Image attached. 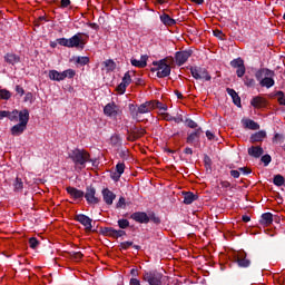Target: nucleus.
I'll use <instances>...</instances> for the list:
<instances>
[{"label": "nucleus", "instance_id": "46", "mask_svg": "<svg viewBox=\"0 0 285 285\" xmlns=\"http://www.w3.org/2000/svg\"><path fill=\"white\" fill-rule=\"evenodd\" d=\"M12 97V94L8 91L7 89H0V99L8 100Z\"/></svg>", "mask_w": 285, "mask_h": 285}, {"label": "nucleus", "instance_id": "5", "mask_svg": "<svg viewBox=\"0 0 285 285\" xmlns=\"http://www.w3.org/2000/svg\"><path fill=\"white\" fill-rule=\"evenodd\" d=\"M189 70H190L191 77L196 80L210 81V79H213V77L208 72V69H206V67L191 66Z\"/></svg>", "mask_w": 285, "mask_h": 285}, {"label": "nucleus", "instance_id": "24", "mask_svg": "<svg viewBox=\"0 0 285 285\" xmlns=\"http://www.w3.org/2000/svg\"><path fill=\"white\" fill-rule=\"evenodd\" d=\"M148 56H141L140 60H137L135 58H131L130 63L131 66H135V68H146L148 66Z\"/></svg>", "mask_w": 285, "mask_h": 285}, {"label": "nucleus", "instance_id": "31", "mask_svg": "<svg viewBox=\"0 0 285 285\" xmlns=\"http://www.w3.org/2000/svg\"><path fill=\"white\" fill-rule=\"evenodd\" d=\"M160 21L164 26H175V23H177V20L170 18L168 13H163L160 16Z\"/></svg>", "mask_w": 285, "mask_h": 285}, {"label": "nucleus", "instance_id": "16", "mask_svg": "<svg viewBox=\"0 0 285 285\" xmlns=\"http://www.w3.org/2000/svg\"><path fill=\"white\" fill-rule=\"evenodd\" d=\"M255 77L259 81V83H262V81H264L265 77H275V71H273L268 68H262L255 72Z\"/></svg>", "mask_w": 285, "mask_h": 285}, {"label": "nucleus", "instance_id": "40", "mask_svg": "<svg viewBox=\"0 0 285 285\" xmlns=\"http://www.w3.org/2000/svg\"><path fill=\"white\" fill-rule=\"evenodd\" d=\"M76 63H79V66H88V63H90V58L86 56L77 57Z\"/></svg>", "mask_w": 285, "mask_h": 285}, {"label": "nucleus", "instance_id": "30", "mask_svg": "<svg viewBox=\"0 0 285 285\" xmlns=\"http://www.w3.org/2000/svg\"><path fill=\"white\" fill-rule=\"evenodd\" d=\"M266 101L264 100V98L256 96L250 100V106H253V108H264Z\"/></svg>", "mask_w": 285, "mask_h": 285}, {"label": "nucleus", "instance_id": "54", "mask_svg": "<svg viewBox=\"0 0 285 285\" xmlns=\"http://www.w3.org/2000/svg\"><path fill=\"white\" fill-rule=\"evenodd\" d=\"M185 124H186V126L188 127V128H197V124L195 122V120H193V119H190V118H187L186 120H185Z\"/></svg>", "mask_w": 285, "mask_h": 285}, {"label": "nucleus", "instance_id": "50", "mask_svg": "<svg viewBox=\"0 0 285 285\" xmlns=\"http://www.w3.org/2000/svg\"><path fill=\"white\" fill-rule=\"evenodd\" d=\"M125 170H126V164L118 163L116 165V173H118V175H121Z\"/></svg>", "mask_w": 285, "mask_h": 285}, {"label": "nucleus", "instance_id": "4", "mask_svg": "<svg viewBox=\"0 0 285 285\" xmlns=\"http://www.w3.org/2000/svg\"><path fill=\"white\" fill-rule=\"evenodd\" d=\"M153 66L157 68H151V72H157L156 76L158 79H165V77H170L171 67L168 65V58H164L159 61H154Z\"/></svg>", "mask_w": 285, "mask_h": 285}, {"label": "nucleus", "instance_id": "11", "mask_svg": "<svg viewBox=\"0 0 285 285\" xmlns=\"http://www.w3.org/2000/svg\"><path fill=\"white\" fill-rule=\"evenodd\" d=\"M229 66H232V68H236V75L239 79L246 75V66L244 65V59L240 57L233 59L229 62Z\"/></svg>", "mask_w": 285, "mask_h": 285}, {"label": "nucleus", "instance_id": "47", "mask_svg": "<svg viewBox=\"0 0 285 285\" xmlns=\"http://www.w3.org/2000/svg\"><path fill=\"white\" fill-rule=\"evenodd\" d=\"M154 104V109L158 108L159 110H168V107L161 102H159L158 100H151Z\"/></svg>", "mask_w": 285, "mask_h": 285}, {"label": "nucleus", "instance_id": "43", "mask_svg": "<svg viewBox=\"0 0 285 285\" xmlns=\"http://www.w3.org/2000/svg\"><path fill=\"white\" fill-rule=\"evenodd\" d=\"M275 97H277V101H278L279 106H285L284 91H276Z\"/></svg>", "mask_w": 285, "mask_h": 285}, {"label": "nucleus", "instance_id": "37", "mask_svg": "<svg viewBox=\"0 0 285 285\" xmlns=\"http://www.w3.org/2000/svg\"><path fill=\"white\" fill-rule=\"evenodd\" d=\"M69 257L73 262H81V259L83 258V254L81 252H69Z\"/></svg>", "mask_w": 285, "mask_h": 285}, {"label": "nucleus", "instance_id": "55", "mask_svg": "<svg viewBox=\"0 0 285 285\" xmlns=\"http://www.w3.org/2000/svg\"><path fill=\"white\" fill-rule=\"evenodd\" d=\"M214 37H217L218 39H220L222 41H224V37H226V35H224V32L222 30H214Z\"/></svg>", "mask_w": 285, "mask_h": 285}, {"label": "nucleus", "instance_id": "36", "mask_svg": "<svg viewBox=\"0 0 285 285\" xmlns=\"http://www.w3.org/2000/svg\"><path fill=\"white\" fill-rule=\"evenodd\" d=\"M105 68H107L108 71L112 72L114 70L117 69V63L114 62L112 59H108L106 61L102 62Z\"/></svg>", "mask_w": 285, "mask_h": 285}, {"label": "nucleus", "instance_id": "18", "mask_svg": "<svg viewBox=\"0 0 285 285\" xmlns=\"http://www.w3.org/2000/svg\"><path fill=\"white\" fill-rule=\"evenodd\" d=\"M247 154L254 159H259L264 155V148L262 146H252L247 149Z\"/></svg>", "mask_w": 285, "mask_h": 285}, {"label": "nucleus", "instance_id": "41", "mask_svg": "<svg viewBox=\"0 0 285 285\" xmlns=\"http://www.w3.org/2000/svg\"><path fill=\"white\" fill-rule=\"evenodd\" d=\"M273 184L274 186H284V176L279 174L275 175L273 179Z\"/></svg>", "mask_w": 285, "mask_h": 285}, {"label": "nucleus", "instance_id": "28", "mask_svg": "<svg viewBox=\"0 0 285 285\" xmlns=\"http://www.w3.org/2000/svg\"><path fill=\"white\" fill-rule=\"evenodd\" d=\"M266 139V131L261 130L250 136L252 144H257V141H264Z\"/></svg>", "mask_w": 285, "mask_h": 285}, {"label": "nucleus", "instance_id": "62", "mask_svg": "<svg viewBox=\"0 0 285 285\" xmlns=\"http://www.w3.org/2000/svg\"><path fill=\"white\" fill-rule=\"evenodd\" d=\"M119 156L121 157V159H128V149L120 150Z\"/></svg>", "mask_w": 285, "mask_h": 285}, {"label": "nucleus", "instance_id": "7", "mask_svg": "<svg viewBox=\"0 0 285 285\" xmlns=\"http://www.w3.org/2000/svg\"><path fill=\"white\" fill-rule=\"evenodd\" d=\"M144 282H147L149 285H161V281L164 279V274L158 271H149L145 272L142 275Z\"/></svg>", "mask_w": 285, "mask_h": 285}, {"label": "nucleus", "instance_id": "2", "mask_svg": "<svg viewBox=\"0 0 285 285\" xmlns=\"http://www.w3.org/2000/svg\"><path fill=\"white\" fill-rule=\"evenodd\" d=\"M30 121V111L28 109L20 110L19 124L11 127L10 132L12 137H21L28 129V122Z\"/></svg>", "mask_w": 285, "mask_h": 285}, {"label": "nucleus", "instance_id": "25", "mask_svg": "<svg viewBox=\"0 0 285 285\" xmlns=\"http://www.w3.org/2000/svg\"><path fill=\"white\" fill-rule=\"evenodd\" d=\"M4 61L10 66H16V63H20L21 57H19L17 53H7L4 56Z\"/></svg>", "mask_w": 285, "mask_h": 285}, {"label": "nucleus", "instance_id": "56", "mask_svg": "<svg viewBox=\"0 0 285 285\" xmlns=\"http://www.w3.org/2000/svg\"><path fill=\"white\" fill-rule=\"evenodd\" d=\"M116 208H126V198L120 197L116 205Z\"/></svg>", "mask_w": 285, "mask_h": 285}, {"label": "nucleus", "instance_id": "27", "mask_svg": "<svg viewBox=\"0 0 285 285\" xmlns=\"http://www.w3.org/2000/svg\"><path fill=\"white\" fill-rule=\"evenodd\" d=\"M275 76H265L263 80H261L259 86L262 88H273L275 86V79H273Z\"/></svg>", "mask_w": 285, "mask_h": 285}, {"label": "nucleus", "instance_id": "52", "mask_svg": "<svg viewBox=\"0 0 285 285\" xmlns=\"http://www.w3.org/2000/svg\"><path fill=\"white\" fill-rule=\"evenodd\" d=\"M204 164H205V168H210V166H213V159H210V156L208 155L204 156Z\"/></svg>", "mask_w": 285, "mask_h": 285}, {"label": "nucleus", "instance_id": "10", "mask_svg": "<svg viewBox=\"0 0 285 285\" xmlns=\"http://www.w3.org/2000/svg\"><path fill=\"white\" fill-rule=\"evenodd\" d=\"M234 264H237L238 268H250V259H248V254L246 252H240L234 256Z\"/></svg>", "mask_w": 285, "mask_h": 285}, {"label": "nucleus", "instance_id": "21", "mask_svg": "<svg viewBox=\"0 0 285 285\" xmlns=\"http://www.w3.org/2000/svg\"><path fill=\"white\" fill-rule=\"evenodd\" d=\"M183 204L190 205L193 202H197L199 199V195L193 193V191H185L183 193Z\"/></svg>", "mask_w": 285, "mask_h": 285}, {"label": "nucleus", "instance_id": "38", "mask_svg": "<svg viewBox=\"0 0 285 285\" xmlns=\"http://www.w3.org/2000/svg\"><path fill=\"white\" fill-rule=\"evenodd\" d=\"M129 112L132 117V119H137V117H139V111H138V107L135 104H129Z\"/></svg>", "mask_w": 285, "mask_h": 285}, {"label": "nucleus", "instance_id": "48", "mask_svg": "<svg viewBox=\"0 0 285 285\" xmlns=\"http://www.w3.org/2000/svg\"><path fill=\"white\" fill-rule=\"evenodd\" d=\"M126 88H128V85H126L125 82H120L116 90L117 92H119V95H124L126 92Z\"/></svg>", "mask_w": 285, "mask_h": 285}, {"label": "nucleus", "instance_id": "3", "mask_svg": "<svg viewBox=\"0 0 285 285\" xmlns=\"http://www.w3.org/2000/svg\"><path fill=\"white\" fill-rule=\"evenodd\" d=\"M81 35L83 33L78 32L69 39L58 38L57 43H59V46H63L65 48H80L81 50H83V48L86 47V42H83Z\"/></svg>", "mask_w": 285, "mask_h": 285}, {"label": "nucleus", "instance_id": "39", "mask_svg": "<svg viewBox=\"0 0 285 285\" xmlns=\"http://www.w3.org/2000/svg\"><path fill=\"white\" fill-rule=\"evenodd\" d=\"M130 72L131 75H135V71H127L124 77H122V83H125L126 86H130V83H132V78L130 76Z\"/></svg>", "mask_w": 285, "mask_h": 285}, {"label": "nucleus", "instance_id": "45", "mask_svg": "<svg viewBox=\"0 0 285 285\" xmlns=\"http://www.w3.org/2000/svg\"><path fill=\"white\" fill-rule=\"evenodd\" d=\"M261 161L264 164V166H269L271 161H273V157L271 155L266 154L261 157Z\"/></svg>", "mask_w": 285, "mask_h": 285}, {"label": "nucleus", "instance_id": "14", "mask_svg": "<svg viewBox=\"0 0 285 285\" xmlns=\"http://www.w3.org/2000/svg\"><path fill=\"white\" fill-rule=\"evenodd\" d=\"M75 220L85 226L86 230H92V219L87 215L78 214L75 216Z\"/></svg>", "mask_w": 285, "mask_h": 285}, {"label": "nucleus", "instance_id": "59", "mask_svg": "<svg viewBox=\"0 0 285 285\" xmlns=\"http://www.w3.org/2000/svg\"><path fill=\"white\" fill-rule=\"evenodd\" d=\"M273 141L283 142V141H284V135H282V134H275L274 137H273Z\"/></svg>", "mask_w": 285, "mask_h": 285}, {"label": "nucleus", "instance_id": "51", "mask_svg": "<svg viewBox=\"0 0 285 285\" xmlns=\"http://www.w3.org/2000/svg\"><path fill=\"white\" fill-rule=\"evenodd\" d=\"M29 246H30V248H32L35 250V248H37V246H39V240L36 237H31L29 239Z\"/></svg>", "mask_w": 285, "mask_h": 285}, {"label": "nucleus", "instance_id": "15", "mask_svg": "<svg viewBox=\"0 0 285 285\" xmlns=\"http://www.w3.org/2000/svg\"><path fill=\"white\" fill-rule=\"evenodd\" d=\"M104 112L106 117H117L119 115V107L115 102H109L105 106Z\"/></svg>", "mask_w": 285, "mask_h": 285}, {"label": "nucleus", "instance_id": "58", "mask_svg": "<svg viewBox=\"0 0 285 285\" xmlns=\"http://www.w3.org/2000/svg\"><path fill=\"white\" fill-rule=\"evenodd\" d=\"M16 92L17 95H20V97H23V95H26V90H23V87H21L20 85L16 86Z\"/></svg>", "mask_w": 285, "mask_h": 285}, {"label": "nucleus", "instance_id": "34", "mask_svg": "<svg viewBox=\"0 0 285 285\" xmlns=\"http://www.w3.org/2000/svg\"><path fill=\"white\" fill-rule=\"evenodd\" d=\"M21 111L14 109L12 111H9L8 119L10 121H21Z\"/></svg>", "mask_w": 285, "mask_h": 285}, {"label": "nucleus", "instance_id": "22", "mask_svg": "<svg viewBox=\"0 0 285 285\" xmlns=\"http://www.w3.org/2000/svg\"><path fill=\"white\" fill-rule=\"evenodd\" d=\"M226 92L227 95H229V97H232L233 104L237 106V108H242V98L239 97L237 91H235V89L227 88Z\"/></svg>", "mask_w": 285, "mask_h": 285}, {"label": "nucleus", "instance_id": "9", "mask_svg": "<svg viewBox=\"0 0 285 285\" xmlns=\"http://www.w3.org/2000/svg\"><path fill=\"white\" fill-rule=\"evenodd\" d=\"M146 135V129L142 127L132 126L127 129V141H137V139H141Z\"/></svg>", "mask_w": 285, "mask_h": 285}, {"label": "nucleus", "instance_id": "13", "mask_svg": "<svg viewBox=\"0 0 285 285\" xmlns=\"http://www.w3.org/2000/svg\"><path fill=\"white\" fill-rule=\"evenodd\" d=\"M130 219L137 222V224H149L150 217L146 212H136L130 215Z\"/></svg>", "mask_w": 285, "mask_h": 285}, {"label": "nucleus", "instance_id": "32", "mask_svg": "<svg viewBox=\"0 0 285 285\" xmlns=\"http://www.w3.org/2000/svg\"><path fill=\"white\" fill-rule=\"evenodd\" d=\"M13 193H22L23 191V179L17 177L14 180H13Z\"/></svg>", "mask_w": 285, "mask_h": 285}, {"label": "nucleus", "instance_id": "6", "mask_svg": "<svg viewBox=\"0 0 285 285\" xmlns=\"http://www.w3.org/2000/svg\"><path fill=\"white\" fill-rule=\"evenodd\" d=\"M75 75H77V72L73 69H67L62 72L53 69L49 71V79H51V81H63V79H73Z\"/></svg>", "mask_w": 285, "mask_h": 285}, {"label": "nucleus", "instance_id": "42", "mask_svg": "<svg viewBox=\"0 0 285 285\" xmlns=\"http://www.w3.org/2000/svg\"><path fill=\"white\" fill-rule=\"evenodd\" d=\"M118 226L122 230H126V228H128L130 226V222L126 218L118 219Z\"/></svg>", "mask_w": 285, "mask_h": 285}, {"label": "nucleus", "instance_id": "29", "mask_svg": "<svg viewBox=\"0 0 285 285\" xmlns=\"http://www.w3.org/2000/svg\"><path fill=\"white\" fill-rule=\"evenodd\" d=\"M259 222L263 226H271V224H273V214L272 213L262 214Z\"/></svg>", "mask_w": 285, "mask_h": 285}, {"label": "nucleus", "instance_id": "63", "mask_svg": "<svg viewBox=\"0 0 285 285\" xmlns=\"http://www.w3.org/2000/svg\"><path fill=\"white\" fill-rule=\"evenodd\" d=\"M70 3H71L70 0H61L60 8H68V6H70Z\"/></svg>", "mask_w": 285, "mask_h": 285}, {"label": "nucleus", "instance_id": "64", "mask_svg": "<svg viewBox=\"0 0 285 285\" xmlns=\"http://www.w3.org/2000/svg\"><path fill=\"white\" fill-rule=\"evenodd\" d=\"M129 285H141V282L139 279H137V278H131L129 281Z\"/></svg>", "mask_w": 285, "mask_h": 285}, {"label": "nucleus", "instance_id": "49", "mask_svg": "<svg viewBox=\"0 0 285 285\" xmlns=\"http://www.w3.org/2000/svg\"><path fill=\"white\" fill-rule=\"evenodd\" d=\"M148 217L149 222H153L154 224H161V219L155 213L149 214Z\"/></svg>", "mask_w": 285, "mask_h": 285}, {"label": "nucleus", "instance_id": "1", "mask_svg": "<svg viewBox=\"0 0 285 285\" xmlns=\"http://www.w3.org/2000/svg\"><path fill=\"white\" fill-rule=\"evenodd\" d=\"M69 159L73 161L75 166H79L80 169L86 168V164H92L95 160L90 158V154L86 149L76 148L69 153Z\"/></svg>", "mask_w": 285, "mask_h": 285}, {"label": "nucleus", "instance_id": "26", "mask_svg": "<svg viewBox=\"0 0 285 285\" xmlns=\"http://www.w3.org/2000/svg\"><path fill=\"white\" fill-rule=\"evenodd\" d=\"M242 124L247 130H259V124L252 119H243Z\"/></svg>", "mask_w": 285, "mask_h": 285}, {"label": "nucleus", "instance_id": "8", "mask_svg": "<svg viewBox=\"0 0 285 285\" xmlns=\"http://www.w3.org/2000/svg\"><path fill=\"white\" fill-rule=\"evenodd\" d=\"M83 197H85L87 204H89L90 206H97V204H99V202H101V199H99V197H97V189L92 185H89L86 187V193H85Z\"/></svg>", "mask_w": 285, "mask_h": 285}, {"label": "nucleus", "instance_id": "20", "mask_svg": "<svg viewBox=\"0 0 285 285\" xmlns=\"http://www.w3.org/2000/svg\"><path fill=\"white\" fill-rule=\"evenodd\" d=\"M150 110H155V105L153 104V100L141 104L138 107V115H146L150 112Z\"/></svg>", "mask_w": 285, "mask_h": 285}, {"label": "nucleus", "instance_id": "60", "mask_svg": "<svg viewBox=\"0 0 285 285\" xmlns=\"http://www.w3.org/2000/svg\"><path fill=\"white\" fill-rule=\"evenodd\" d=\"M126 236V230L124 229H116V239H119V237Z\"/></svg>", "mask_w": 285, "mask_h": 285}, {"label": "nucleus", "instance_id": "44", "mask_svg": "<svg viewBox=\"0 0 285 285\" xmlns=\"http://www.w3.org/2000/svg\"><path fill=\"white\" fill-rule=\"evenodd\" d=\"M244 83H245V86H247V88H255V79L254 78L245 76Z\"/></svg>", "mask_w": 285, "mask_h": 285}, {"label": "nucleus", "instance_id": "17", "mask_svg": "<svg viewBox=\"0 0 285 285\" xmlns=\"http://www.w3.org/2000/svg\"><path fill=\"white\" fill-rule=\"evenodd\" d=\"M102 199L107 206H112V203L117 199V195H115L110 189L105 188L102 189Z\"/></svg>", "mask_w": 285, "mask_h": 285}, {"label": "nucleus", "instance_id": "33", "mask_svg": "<svg viewBox=\"0 0 285 285\" xmlns=\"http://www.w3.org/2000/svg\"><path fill=\"white\" fill-rule=\"evenodd\" d=\"M102 235H105V237H112L114 239H116V233L117 229L112 228V227H104L101 229Z\"/></svg>", "mask_w": 285, "mask_h": 285}, {"label": "nucleus", "instance_id": "53", "mask_svg": "<svg viewBox=\"0 0 285 285\" xmlns=\"http://www.w3.org/2000/svg\"><path fill=\"white\" fill-rule=\"evenodd\" d=\"M130 246H132V242H130V240L120 243L121 250H128Z\"/></svg>", "mask_w": 285, "mask_h": 285}, {"label": "nucleus", "instance_id": "57", "mask_svg": "<svg viewBox=\"0 0 285 285\" xmlns=\"http://www.w3.org/2000/svg\"><path fill=\"white\" fill-rule=\"evenodd\" d=\"M238 173H242L243 175H250L253 170H250L248 167H239Z\"/></svg>", "mask_w": 285, "mask_h": 285}, {"label": "nucleus", "instance_id": "23", "mask_svg": "<svg viewBox=\"0 0 285 285\" xmlns=\"http://www.w3.org/2000/svg\"><path fill=\"white\" fill-rule=\"evenodd\" d=\"M202 132H204V130L202 129V127H199L195 131L189 134L186 140L187 144H195V141H199V138L202 137Z\"/></svg>", "mask_w": 285, "mask_h": 285}, {"label": "nucleus", "instance_id": "35", "mask_svg": "<svg viewBox=\"0 0 285 285\" xmlns=\"http://www.w3.org/2000/svg\"><path fill=\"white\" fill-rule=\"evenodd\" d=\"M110 144L111 146H114L115 148H119L121 146V136L115 134L110 137Z\"/></svg>", "mask_w": 285, "mask_h": 285}, {"label": "nucleus", "instance_id": "12", "mask_svg": "<svg viewBox=\"0 0 285 285\" xmlns=\"http://www.w3.org/2000/svg\"><path fill=\"white\" fill-rule=\"evenodd\" d=\"M190 57H193V50H190V49L177 51L175 53L176 65L184 66V63H186V61H188V59H190Z\"/></svg>", "mask_w": 285, "mask_h": 285}, {"label": "nucleus", "instance_id": "61", "mask_svg": "<svg viewBox=\"0 0 285 285\" xmlns=\"http://www.w3.org/2000/svg\"><path fill=\"white\" fill-rule=\"evenodd\" d=\"M229 174H230V177H233L234 179H239V175H240L239 170L233 169L229 171Z\"/></svg>", "mask_w": 285, "mask_h": 285}, {"label": "nucleus", "instance_id": "19", "mask_svg": "<svg viewBox=\"0 0 285 285\" xmlns=\"http://www.w3.org/2000/svg\"><path fill=\"white\" fill-rule=\"evenodd\" d=\"M68 195H70V197H72V199H83L85 193L81 189H78L76 187H67L66 188Z\"/></svg>", "mask_w": 285, "mask_h": 285}]
</instances>
